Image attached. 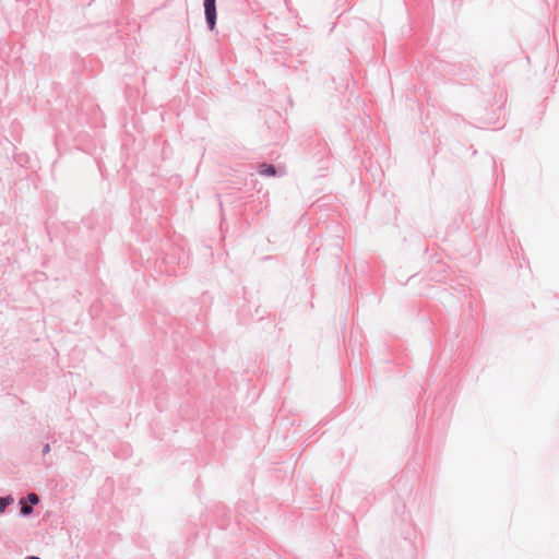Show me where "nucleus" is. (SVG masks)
<instances>
[{"mask_svg":"<svg viewBox=\"0 0 559 559\" xmlns=\"http://www.w3.org/2000/svg\"><path fill=\"white\" fill-rule=\"evenodd\" d=\"M215 1L216 0H204L205 17L211 29L214 28L216 21Z\"/></svg>","mask_w":559,"mask_h":559,"instance_id":"f257e3e1","label":"nucleus"},{"mask_svg":"<svg viewBox=\"0 0 559 559\" xmlns=\"http://www.w3.org/2000/svg\"><path fill=\"white\" fill-rule=\"evenodd\" d=\"M259 173L263 176H275L276 175L275 167L272 165H267V164H262L260 166Z\"/></svg>","mask_w":559,"mask_h":559,"instance_id":"f03ea898","label":"nucleus"},{"mask_svg":"<svg viewBox=\"0 0 559 559\" xmlns=\"http://www.w3.org/2000/svg\"><path fill=\"white\" fill-rule=\"evenodd\" d=\"M13 502V499L11 497H4L0 498V513H2L5 508Z\"/></svg>","mask_w":559,"mask_h":559,"instance_id":"7ed1b4c3","label":"nucleus"},{"mask_svg":"<svg viewBox=\"0 0 559 559\" xmlns=\"http://www.w3.org/2000/svg\"><path fill=\"white\" fill-rule=\"evenodd\" d=\"M27 499L32 504H37L39 501L38 496L36 493H29L27 496Z\"/></svg>","mask_w":559,"mask_h":559,"instance_id":"20e7f679","label":"nucleus"},{"mask_svg":"<svg viewBox=\"0 0 559 559\" xmlns=\"http://www.w3.org/2000/svg\"><path fill=\"white\" fill-rule=\"evenodd\" d=\"M21 512L24 514V515H27L32 512V507L25 504L22 502V507H21Z\"/></svg>","mask_w":559,"mask_h":559,"instance_id":"39448f33","label":"nucleus"},{"mask_svg":"<svg viewBox=\"0 0 559 559\" xmlns=\"http://www.w3.org/2000/svg\"><path fill=\"white\" fill-rule=\"evenodd\" d=\"M27 559H40V558L32 556V557H28Z\"/></svg>","mask_w":559,"mask_h":559,"instance_id":"423d86ee","label":"nucleus"}]
</instances>
